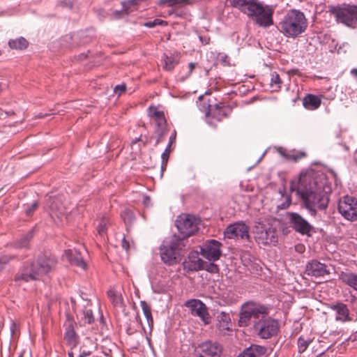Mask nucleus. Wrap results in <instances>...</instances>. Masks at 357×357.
<instances>
[{"label":"nucleus","instance_id":"f257e3e1","mask_svg":"<svg viewBox=\"0 0 357 357\" xmlns=\"http://www.w3.org/2000/svg\"><path fill=\"white\" fill-rule=\"evenodd\" d=\"M296 193L301 199V205L312 216L317 215V208L324 210L328 206V195L323 184L318 183L315 179H310L307 185H303V181H301Z\"/></svg>","mask_w":357,"mask_h":357},{"label":"nucleus","instance_id":"f03ea898","mask_svg":"<svg viewBox=\"0 0 357 357\" xmlns=\"http://www.w3.org/2000/svg\"><path fill=\"white\" fill-rule=\"evenodd\" d=\"M233 7L249 17L255 19L259 26L267 28L273 24L274 5L264 4L259 0H230Z\"/></svg>","mask_w":357,"mask_h":357},{"label":"nucleus","instance_id":"7ed1b4c3","mask_svg":"<svg viewBox=\"0 0 357 357\" xmlns=\"http://www.w3.org/2000/svg\"><path fill=\"white\" fill-rule=\"evenodd\" d=\"M307 27V20L300 10L291 9L279 22L278 29L287 37L296 38L304 33Z\"/></svg>","mask_w":357,"mask_h":357},{"label":"nucleus","instance_id":"20e7f679","mask_svg":"<svg viewBox=\"0 0 357 357\" xmlns=\"http://www.w3.org/2000/svg\"><path fill=\"white\" fill-rule=\"evenodd\" d=\"M328 12L335 17L337 23L347 26H354L357 24V6L346 3L342 5L330 6Z\"/></svg>","mask_w":357,"mask_h":357},{"label":"nucleus","instance_id":"39448f33","mask_svg":"<svg viewBox=\"0 0 357 357\" xmlns=\"http://www.w3.org/2000/svg\"><path fill=\"white\" fill-rule=\"evenodd\" d=\"M254 234L258 244L275 245L278 242L277 229L268 221L257 222L255 227Z\"/></svg>","mask_w":357,"mask_h":357},{"label":"nucleus","instance_id":"423d86ee","mask_svg":"<svg viewBox=\"0 0 357 357\" xmlns=\"http://www.w3.org/2000/svg\"><path fill=\"white\" fill-rule=\"evenodd\" d=\"M266 313V308L259 303L249 301L244 303L239 314V326H247L252 318L259 319L260 315Z\"/></svg>","mask_w":357,"mask_h":357},{"label":"nucleus","instance_id":"0eeeda50","mask_svg":"<svg viewBox=\"0 0 357 357\" xmlns=\"http://www.w3.org/2000/svg\"><path fill=\"white\" fill-rule=\"evenodd\" d=\"M231 111L230 106L222 102L213 105H208L205 112L206 122L211 126H216L218 122L228 117Z\"/></svg>","mask_w":357,"mask_h":357},{"label":"nucleus","instance_id":"6e6552de","mask_svg":"<svg viewBox=\"0 0 357 357\" xmlns=\"http://www.w3.org/2000/svg\"><path fill=\"white\" fill-rule=\"evenodd\" d=\"M199 220L192 215H183L176 221V226L182 235V238L189 237L198 231Z\"/></svg>","mask_w":357,"mask_h":357},{"label":"nucleus","instance_id":"1a4fd4ad","mask_svg":"<svg viewBox=\"0 0 357 357\" xmlns=\"http://www.w3.org/2000/svg\"><path fill=\"white\" fill-rule=\"evenodd\" d=\"M93 31L92 29L80 30L76 33L66 35L61 39V44L73 49L76 46L89 43L92 40Z\"/></svg>","mask_w":357,"mask_h":357},{"label":"nucleus","instance_id":"9d476101","mask_svg":"<svg viewBox=\"0 0 357 357\" xmlns=\"http://www.w3.org/2000/svg\"><path fill=\"white\" fill-rule=\"evenodd\" d=\"M254 328L261 338L268 339L278 334L279 324L276 320L268 318L255 323Z\"/></svg>","mask_w":357,"mask_h":357},{"label":"nucleus","instance_id":"9b49d317","mask_svg":"<svg viewBox=\"0 0 357 357\" xmlns=\"http://www.w3.org/2000/svg\"><path fill=\"white\" fill-rule=\"evenodd\" d=\"M181 243V239L174 238L169 241H165L160 246V257L165 264L169 266L176 264V250Z\"/></svg>","mask_w":357,"mask_h":357},{"label":"nucleus","instance_id":"f8f14e48","mask_svg":"<svg viewBox=\"0 0 357 357\" xmlns=\"http://www.w3.org/2000/svg\"><path fill=\"white\" fill-rule=\"evenodd\" d=\"M338 211L347 220H357V198L349 195L343 197L338 203Z\"/></svg>","mask_w":357,"mask_h":357},{"label":"nucleus","instance_id":"ddd939ff","mask_svg":"<svg viewBox=\"0 0 357 357\" xmlns=\"http://www.w3.org/2000/svg\"><path fill=\"white\" fill-rule=\"evenodd\" d=\"M34 263L40 277H42L55 268L57 259L54 255L50 253H43L38 255Z\"/></svg>","mask_w":357,"mask_h":357},{"label":"nucleus","instance_id":"4468645a","mask_svg":"<svg viewBox=\"0 0 357 357\" xmlns=\"http://www.w3.org/2000/svg\"><path fill=\"white\" fill-rule=\"evenodd\" d=\"M195 351L197 357H221L222 347L216 342L207 340L199 344Z\"/></svg>","mask_w":357,"mask_h":357},{"label":"nucleus","instance_id":"2eb2a0df","mask_svg":"<svg viewBox=\"0 0 357 357\" xmlns=\"http://www.w3.org/2000/svg\"><path fill=\"white\" fill-rule=\"evenodd\" d=\"M221 246L222 243L217 240H208L201 247V255L211 261H217L222 255Z\"/></svg>","mask_w":357,"mask_h":357},{"label":"nucleus","instance_id":"dca6fc26","mask_svg":"<svg viewBox=\"0 0 357 357\" xmlns=\"http://www.w3.org/2000/svg\"><path fill=\"white\" fill-rule=\"evenodd\" d=\"M224 236L229 239L240 238L249 241V227L243 222H236L227 226L224 231Z\"/></svg>","mask_w":357,"mask_h":357},{"label":"nucleus","instance_id":"f3484780","mask_svg":"<svg viewBox=\"0 0 357 357\" xmlns=\"http://www.w3.org/2000/svg\"><path fill=\"white\" fill-rule=\"evenodd\" d=\"M185 306L190 310V313L193 316L199 317L205 324H209L210 314L206 305L201 301L197 299L188 300L185 303Z\"/></svg>","mask_w":357,"mask_h":357},{"label":"nucleus","instance_id":"a211bd4d","mask_svg":"<svg viewBox=\"0 0 357 357\" xmlns=\"http://www.w3.org/2000/svg\"><path fill=\"white\" fill-rule=\"evenodd\" d=\"M289 219L294 229L301 234L310 235L313 231V227L297 213H289Z\"/></svg>","mask_w":357,"mask_h":357},{"label":"nucleus","instance_id":"6ab92c4d","mask_svg":"<svg viewBox=\"0 0 357 357\" xmlns=\"http://www.w3.org/2000/svg\"><path fill=\"white\" fill-rule=\"evenodd\" d=\"M40 278L34 261H32L24 265L15 275V279L16 281L22 280L27 282L39 280Z\"/></svg>","mask_w":357,"mask_h":357},{"label":"nucleus","instance_id":"aec40b11","mask_svg":"<svg viewBox=\"0 0 357 357\" xmlns=\"http://www.w3.org/2000/svg\"><path fill=\"white\" fill-rule=\"evenodd\" d=\"M305 273L311 277L321 278L331 273L330 268L325 264L313 259L309 261L305 266Z\"/></svg>","mask_w":357,"mask_h":357},{"label":"nucleus","instance_id":"412c9836","mask_svg":"<svg viewBox=\"0 0 357 357\" xmlns=\"http://www.w3.org/2000/svg\"><path fill=\"white\" fill-rule=\"evenodd\" d=\"M64 326V339L69 345L75 347L79 342V336L77 335L75 330L76 323L73 320L70 319L69 315H68Z\"/></svg>","mask_w":357,"mask_h":357},{"label":"nucleus","instance_id":"4be33fe9","mask_svg":"<svg viewBox=\"0 0 357 357\" xmlns=\"http://www.w3.org/2000/svg\"><path fill=\"white\" fill-rule=\"evenodd\" d=\"M49 207L50 214L52 218H57L59 220H62L66 215V209L59 199H51Z\"/></svg>","mask_w":357,"mask_h":357},{"label":"nucleus","instance_id":"5701e85b","mask_svg":"<svg viewBox=\"0 0 357 357\" xmlns=\"http://www.w3.org/2000/svg\"><path fill=\"white\" fill-rule=\"evenodd\" d=\"M330 308L336 312L335 319L342 322L351 321L349 310L347 305L343 303L331 305Z\"/></svg>","mask_w":357,"mask_h":357},{"label":"nucleus","instance_id":"b1692460","mask_svg":"<svg viewBox=\"0 0 357 357\" xmlns=\"http://www.w3.org/2000/svg\"><path fill=\"white\" fill-rule=\"evenodd\" d=\"M184 268L191 271L202 270L204 261L198 257L197 253L192 252L187 260L184 261Z\"/></svg>","mask_w":357,"mask_h":357},{"label":"nucleus","instance_id":"393cba45","mask_svg":"<svg viewBox=\"0 0 357 357\" xmlns=\"http://www.w3.org/2000/svg\"><path fill=\"white\" fill-rule=\"evenodd\" d=\"M149 116L153 119L157 126V128H165L167 126V121L165 114L160 111L155 106H151L149 108Z\"/></svg>","mask_w":357,"mask_h":357},{"label":"nucleus","instance_id":"a878e982","mask_svg":"<svg viewBox=\"0 0 357 357\" xmlns=\"http://www.w3.org/2000/svg\"><path fill=\"white\" fill-rule=\"evenodd\" d=\"M66 253L71 264L80 267L82 269L86 268V263L82 257L81 253L77 250H68Z\"/></svg>","mask_w":357,"mask_h":357},{"label":"nucleus","instance_id":"bb28decb","mask_svg":"<svg viewBox=\"0 0 357 357\" xmlns=\"http://www.w3.org/2000/svg\"><path fill=\"white\" fill-rule=\"evenodd\" d=\"M321 104V99L319 96L307 94L303 99V105L304 107L309 110H315L318 109Z\"/></svg>","mask_w":357,"mask_h":357},{"label":"nucleus","instance_id":"cd10ccee","mask_svg":"<svg viewBox=\"0 0 357 357\" xmlns=\"http://www.w3.org/2000/svg\"><path fill=\"white\" fill-rule=\"evenodd\" d=\"M266 352V347L257 344H252L246 349L238 357H261Z\"/></svg>","mask_w":357,"mask_h":357},{"label":"nucleus","instance_id":"c85d7f7f","mask_svg":"<svg viewBox=\"0 0 357 357\" xmlns=\"http://www.w3.org/2000/svg\"><path fill=\"white\" fill-rule=\"evenodd\" d=\"M181 59V54L176 51H167L165 52L162 56V61L165 63L164 67L168 66H176L179 63Z\"/></svg>","mask_w":357,"mask_h":357},{"label":"nucleus","instance_id":"c756f323","mask_svg":"<svg viewBox=\"0 0 357 357\" xmlns=\"http://www.w3.org/2000/svg\"><path fill=\"white\" fill-rule=\"evenodd\" d=\"M217 327L219 331L225 332L229 331L231 326V319L229 314L226 312H221L218 315Z\"/></svg>","mask_w":357,"mask_h":357},{"label":"nucleus","instance_id":"7c9ffc66","mask_svg":"<svg viewBox=\"0 0 357 357\" xmlns=\"http://www.w3.org/2000/svg\"><path fill=\"white\" fill-rule=\"evenodd\" d=\"M340 279L344 283L357 291V274L351 272H342Z\"/></svg>","mask_w":357,"mask_h":357},{"label":"nucleus","instance_id":"2f4dec72","mask_svg":"<svg viewBox=\"0 0 357 357\" xmlns=\"http://www.w3.org/2000/svg\"><path fill=\"white\" fill-rule=\"evenodd\" d=\"M8 44L10 49L24 50L27 48L29 42L25 38L20 36L15 39H10Z\"/></svg>","mask_w":357,"mask_h":357},{"label":"nucleus","instance_id":"473e14b6","mask_svg":"<svg viewBox=\"0 0 357 357\" xmlns=\"http://www.w3.org/2000/svg\"><path fill=\"white\" fill-rule=\"evenodd\" d=\"M107 296L115 306H121L123 304L121 295L116 290L112 289L107 291Z\"/></svg>","mask_w":357,"mask_h":357},{"label":"nucleus","instance_id":"72a5a7b5","mask_svg":"<svg viewBox=\"0 0 357 357\" xmlns=\"http://www.w3.org/2000/svg\"><path fill=\"white\" fill-rule=\"evenodd\" d=\"M140 305L142 307L143 313L147 320L149 325H152L153 323V319L150 306L145 301H141Z\"/></svg>","mask_w":357,"mask_h":357},{"label":"nucleus","instance_id":"f704fd0d","mask_svg":"<svg viewBox=\"0 0 357 357\" xmlns=\"http://www.w3.org/2000/svg\"><path fill=\"white\" fill-rule=\"evenodd\" d=\"M192 0H159L158 5L160 6L167 4L168 6L172 7L177 5L190 4Z\"/></svg>","mask_w":357,"mask_h":357},{"label":"nucleus","instance_id":"c9c22d12","mask_svg":"<svg viewBox=\"0 0 357 357\" xmlns=\"http://www.w3.org/2000/svg\"><path fill=\"white\" fill-rule=\"evenodd\" d=\"M109 225V219L107 217H102L97 226V231L100 236H103Z\"/></svg>","mask_w":357,"mask_h":357},{"label":"nucleus","instance_id":"e433bc0d","mask_svg":"<svg viewBox=\"0 0 357 357\" xmlns=\"http://www.w3.org/2000/svg\"><path fill=\"white\" fill-rule=\"evenodd\" d=\"M282 80L280 77V75L279 74L276 73H273L272 75H271V88L275 90V91H277L278 89H280L282 86Z\"/></svg>","mask_w":357,"mask_h":357},{"label":"nucleus","instance_id":"4c0bfd02","mask_svg":"<svg viewBox=\"0 0 357 357\" xmlns=\"http://www.w3.org/2000/svg\"><path fill=\"white\" fill-rule=\"evenodd\" d=\"M312 340L310 338H305L303 335L298 339V348L299 353L304 352L308 347Z\"/></svg>","mask_w":357,"mask_h":357},{"label":"nucleus","instance_id":"58836bf2","mask_svg":"<svg viewBox=\"0 0 357 357\" xmlns=\"http://www.w3.org/2000/svg\"><path fill=\"white\" fill-rule=\"evenodd\" d=\"M32 237V231H29L25 236L17 241L15 246L17 248H26L29 245V240Z\"/></svg>","mask_w":357,"mask_h":357},{"label":"nucleus","instance_id":"ea45409f","mask_svg":"<svg viewBox=\"0 0 357 357\" xmlns=\"http://www.w3.org/2000/svg\"><path fill=\"white\" fill-rule=\"evenodd\" d=\"M121 217H122L125 224L126 225V226H128V225H130L135 219L133 213L131 211L128 210V209L124 210L121 213Z\"/></svg>","mask_w":357,"mask_h":357},{"label":"nucleus","instance_id":"a19ab883","mask_svg":"<svg viewBox=\"0 0 357 357\" xmlns=\"http://www.w3.org/2000/svg\"><path fill=\"white\" fill-rule=\"evenodd\" d=\"M167 25V21H165L163 20H161V19H155L153 21H148V22H146L144 24V26H146V27H148V28H153L156 26H166Z\"/></svg>","mask_w":357,"mask_h":357},{"label":"nucleus","instance_id":"79ce46f5","mask_svg":"<svg viewBox=\"0 0 357 357\" xmlns=\"http://www.w3.org/2000/svg\"><path fill=\"white\" fill-rule=\"evenodd\" d=\"M202 270H206L211 273H218L220 271L219 267L217 264L213 262H205L204 261L203 268Z\"/></svg>","mask_w":357,"mask_h":357},{"label":"nucleus","instance_id":"37998d69","mask_svg":"<svg viewBox=\"0 0 357 357\" xmlns=\"http://www.w3.org/2000/svg\"><path fill=\"white\" fill-rule=\"evenodd\" d=\"M172 147L167 146L166 149H165L164 152L162 153V155H161V158H162L161 169H162V170H163L166 167L167 161L169 160V154L172 152Z\"/></svg>","mask_w":357,"mask_h":357},{"label":"nucleus","instance_id":"c03bdc74","mask_svg":"<svg viewBox=\"0 0 357 357\" xmlns=\"http://www.w3.org/2000/svg\"><path fill=\"white\" fill-rule=\"evenodd\" d=\"M168 131L169 129L167 127L157 128L156 132L158 133V138L156 139L155 146H157L159 143L164 140L165 136L167 135Z\"/></svg>","mask_w":357,"mask_h":357},{"label":"nucleus","instance_id":"a18cd8bd","mask_svg":"<svg viewBox=\"0 0 357 357\" xmlns=\"http://www.w3.org/2000/svg\"><path fill=\"white\" fill-rule=\"evenodd\" d=\"M305 156V153L304 152L291 151V152H289L288 155H287V159L293 160L294 162H296Z\"/></svg>","mask_w":357,"mask_h":357},{"label":"nucleus","instance_id":"49530a36","mask_svg":"<svg viewBox=\"0 0 357 357\" xmlns=\"http://www.w3.org/2000/svg\"><path fill=\"white\" fill-rule=\"evenodd\" d=\"M84 323L91 324L94 321L93 314L91 310H86L83 312Z\"/></svg>","mask_w":357,"mask_h":357},{"label":"nucleus","instance_id":"de8ad7c7","mask_svg":"<svg viewBox=\"0 0 357 357\" xmlns=\"http://www.w3.org/2000/svg\"><path fill=\"white\" fill-rule=\"evenodd\" d=\"M75 0H59L56 6L63 8L72 9L74 6Z\"/></svg>","mask_w":357,"mask_h":357},{"label":"nucleus","instance_id":"09e8293b","mask_svg":"<svg viewBox=\"0 0 357 357\" xmlns=\"http://www.w3.org/2000/svg\"><path fill=\"white\" fill-rule=\"evenodd\" d=\"M145 0H124L121 2L122 6L123 8H129V10H130V7L132 6H137L140 2L144 1Z\"/></svg>","mask_w":357,"mask_h":357},{"label":"nucleus","instance_id":"8fccbe9b","mask_svg":"<svg viewBox=\"0 0 357 357\" xmlns=\"http://www.w3.org/2000/svg\"><path fill=\"white\" fill-rule=\"evenodd\" d=\"M127 89V86L125 83L121 84L116 85L114 88V93L117 95L118 97L121 96L122 94L125 93Z\"/></svg>","mask_w":357,"mask_h":357},{"label":"nucleus","instance_id":"3c124183","mask_svg":"<svg viewBox=\"0 0 357 357\" xmlns=\"http://www.w3.org/2000/svg\"><path fill=\"white\" fill-rule=\"evenodd\" d=\"M130 13V10H129V8H123L121 10H115L113 12L114 15L116 18H121L124 15H128Z\"/></svg>","mask_w":357,"mask_h":357},{"label":"nucleus","instance_id":"603ef678","mask_svg":"<svg viewBox=\"0 0 357 357\" xmlns=\"http://www.w3.org/2000/svg\"><path fill=\"white\" fill-rule=\"evenodd\" d=\"M218 59L220 61V64L224 66H229L230 65L229 58L226 54H219Z\"/></svg>","mask_w":357,"mask_h":357},{"label":"nucleus","instance_id":"864d4df0","mask_svg":"<svg viewBox=\"0 0 357 357\" xmlns=\"http://www.w3.org/2000/svg\"><path fill=\"white\" fill-rule=\"evenodd\" d=\"M14 258L15 256L13 255H3L0 257V264L3 266V265L7 264L11 259Z\"/></svg>","mask_w":357,"mask_h":357},{"label":"nucleus","instance_id":"5fc2aeb1","mask_svg":"<svg viewBox=\"0 0 357 357\" xmlns=\"http://www.w3.org/2000/svg\"><path fill=\"white\" fill-rule=\"evenodd\" d=\"M176 139V131L175 130H173L171 135L169 138V143L167 146L172 147L173 144H175Z\"/></svg>","mask_w":357,"mask_h":357},{"label":"nucleus","instance_id":"6e6d98bb","mask_svg":"<svg viewBox=\"0 0 357 357\" xmlns=\"http://www.w3.org/2000/svg\"><path fill=\"white\" fill-rule=\"evenodd\" d=\"M291 197L289 196H287L285 197V202L282 203L280 206H279V208L281 209L287 208L291 204Z\"/></svg>","mask_w":357,"mask_h":357},{"label":"nucleus","instance_id":"4d7b16f0","mask_svg":"<svg viewBox=\"0 0 357 357\" xmlns=\"http://www.w3.org/2000/svg\"><path fill=\"white\" fill-rule=\"evenodd\" d=\"M199 39L202 45H207L210 43L211 38L208 36H199Z\"/></svg>","mask_w":357,"mask_h":357},{"label":"nucleus","instance_id":"13d9d810","mask_svg":"<svg viewBox=\"0 0 357 357\" xmlns=\"http://www.w3.org/2000/svg\"><path fill=\"white\" fill-rule=\"evenodd\" d=\"M38 206V203L37 202H34L31 204V207L28 209L26 210V215H30L32 214V213L36 210V208H37Z\"/></svg>","mask_w":357,"mask_h":357},{"label":"nucleus","instance_id":"bf43d9fd","mask_svg":"<svg viewBox=\"0 0 357 357\" xmlns=\"http://www.w3.org/2000/svg\"><path fill=\"white\" fill-rule=\"evenodd\" d=\"M121 245H122V248L123 249H125L126 250H128L130 249V243L129 241L126 238V237L124 236L122 239V243H121Z\"/></svg>","mask_w":357,"mask_h":357},{"label":"nucleus","instance_id":"052dcab7","mask_svg":"<svg viewBox=\"0 0 357 357\" xmlns=\"http://www.w3.org/2000/svg\"><path fill=\"white\" fill-rule=\"evenodd\" d=\"M278 152L282 155L283 156L284 158H287V155H288V153L289 152H287V151L282 148V147H279L278 149Z\"/></svg>","mask_w":357,"mask_h":357},{"label":"nucleus","instance_id":"680f3d73","mask_svg":"<svg viewBox=\"0 0 357 357\" xmlns=\"http://www.w3.org/2000/svg\"><path fill=\"white\" fill-rule=\"evenodd\" d=\"M91 356V352L90 351H83L79 357H90Z\"/></svg>","mask_w":357,"mask_h":357},{"label":"nucleus","instance_id":"e2e57ef3","mask_svg":"<svg viewBox=\"0 0 357 357\" xmlns=\"http://www.w3.org/2000/svg\"><path fill=\"white\" fill-rule=\"evenodd\" d=\"M351 75L357 80V68H352Z\"/></svg>","mask_w":357,"mask_h":357},{"label":"nucleus","instance_id":"0e129e2a","mask_svg":"<svg viewBox=\"0 0 357 357\" xmlns=\"http://www.w3.org/2000/svg\"><path fill=\"white\" fill-rule=\"evenodd\" d=\"M246 75H243V76H239V77L236 78L238 82H243L246 79Z\"/></svg>","mask_w":357,"mask_h":357},{"label":"nucleus","instance_id":"69168bd1","mask_svg":"<svg viewBox=\"0 0 357 357\" xmlns=\"http://www.w3.org/2000/svg\"><path fill=\"white\" fill-rule=\"evenodd\" d=\"M86 56H87V54H86L85 53H82L77 56V58L76 57L75 59H79V60H82V59H86Z\"/></svg>","mask_w":357,"mask_h":357},{"label":"nucleus","instance_id":"338daca9","mask_svg":"<svg viewBox=\"0 0 357 357\" xmlns=\"http://www.w3.org/2000/svg\"><path fill=\"white\" fill-rule=\"evenodd\" d=\"M298 72V68H292L291 71H289L288 73H293V74H296Z\"/></svg>","mask_w":357,"mask_h":357},{"label":"nucleus","instance_id":"774afa93","mask_svg":"<svg viewBox=\"0 0 357 357\" xmlns=\"http://www.w3.org/2000/svg\"><path fill=\"white\" fill-rule=\"evenodd\" d=\"M317 357H328V356L324 352H321Z\"/></svg>","mask_w":357,"mask_h":357}]
</instances>
